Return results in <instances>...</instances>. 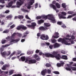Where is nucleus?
Masks as SVG:
<instances>
[{"label":"nucleus","instance_id":"obj_36","mask_svg":"<svg viewBox=\"0 0 76 76\" xmlns=\"http://www.w3.org/2000/svg\"><path fill=\"white\" fill-rule=\"evenodd\" d=\"M21 10L23 12H28V10L24 9H21Z\"/></svg>","mask_w":76,"mask_h":76},{"label":"nucleus","instance_id":"obj_48","mask_svg":"<svg viewBox=\"0 0 76 76\" xmlns=\"http://www.w3.org/2000/svg\"><path fill=\"white\" fill-rule=\"evenodd\" d=\"M23 36H22V38H24L25 37H27V35L24 33L23 34Z\"/></svg>","mask_w":76,"mask_h":76},{"label":"nucleus","instance_id":"obj_63","mask_svg":"<svg viewBox=\"0 0 76 76\" xmlns=\"http://www.w3.org/2000/svg\"><path fill=\"white\" fill-rule=\"evenodd\" d=\"M61 53H62V54H65V51H64L62 50H61Z\"/></svg>","mask_w":76,"mask_h":76},{"label":"nucleus","instance_id":"obj_39","mask_svg":"<svg viewBox=\"0 0 76 76\" xmlns=\"http://www.w3.org/2000/svg\"><path fill=\"white\" fill-rule=\"evenodd\" d=\"M19 19H23V16L22 15H19L18 17Z\"/></svg>","mask_w":76,"mask_h":76},{"label":"nucleus","instance_id":"obj_1","mask_svg":"<svg viewBox=\"0 0 76 76\" xmlns=\"http://www.w3.org/2000/svg\"><path fill=\"white\" fill-rule=\"evenodd\" d=\"M44 25L46 27L42 26L39 28V29L41 30V31H45L46 30H47V29H48L47 27H49V26H50V24L49 23H44Z\"/></svg>","mask_w":76,"mask_h":76},{"label":"nucleus","instance_id":"obj_34","mask_svg":"<svg viewBox=\"0 0 76 76\" xmlns=\"http://www.w3.org/2000/svg\"><path fill=\"white\" fill-rule=\"evenodd\" d=\"M34 1H32H32H30L29 2V4L30 5V6H31V5H32V4H33V3H34Z\"/></svg>","mask_w":76,"mask_h":76},{"label":"nucleus","instance_id":"obj_59","mask_svg":"<svg viewBox=\"0 0 76 76\" xmlns=\"http://www.w3.org/2000/svg\"><path fill=\"white\" fill-rule=\"evenodd\" d=\"M0 51H1V53H2L3 52V51H4V49L3 48H0Z\"/></svg>","mask_w":76,"mask_h":76},{"label":"nucleus","instance_id":"obj_40","mask_svg":"<svg viewBox=\"0 0 76 76\" xmlns=\"http://www.w3.org/2000/svg\"><path fill=\"white\" fill-rule=\"evenodd\" d=\"M53 73L55 74H56V75H59L60 74V73L58 71H54Z\"/></svg>","mask_w":76,"mask_h":76},{"label":"nucleus","instance_id":"obj_44","mask_svg":"<svg viewBox=\"0 0 76 76\" xmlns=\"http://www.w3.org/2000/svg\"><path fill=\"white\" fill-rule=\"evenodd\" d=\"M65 44H66V45H70V43H67V41L66 40V42H65L64 43Z\"/></svg>","mask_w":76,"mask_h":76},{"label":"nucleus","instance_id":"obj_11","mask_svg":"<svg viewBox=\"0 0 76 76\" xmlns=\"http://www.w3.org/2000/svg\"><path fill=\"white\" fill-rule=\"evenodd\" d=\"M58 42H62V43H64L66 42V40L64 39V38H59L58 40Z\"/></svg>","mask_w":76,"mask_h":76},{"label":"nucleus","instance_id":"obj_52","mask_svg":"<svg viewBox=\"0 0 76 76\" xmlns=\"http://www.w3.org/2000/svg\"><path fill=\"white\" fill-rule=\"evenodd\" d=\"M28 55H30V54H32L33 53V52L32 51H29L28 52Z\"/></svg>","mask_w":76,"mask_h":76},{"label":"nucleus","instance_id":"obj_57","mask_svg":"<svg viewBox=\"0 0 76 76\" xmlns=\"http://www.w3.org/2000/svg\"><path fill=\"white\" fill-rule=\"evenodd\" d=\"M71 39H75V36H74L73 35H72L71 36Z\"/></svg>","mask_w":76,"mask_h":76},{"label":"nucleus","instance_id":"obj_56","mask_svg":"<svg viewBox=\"0 0 76 76\" xmlns=\"http://www.w3.org/2000/svg\"><path fill=\"white\" fill-rule=\"evenodd\" d=\"M10 12V11L9 10H7L5 12V13H9Z\"/></svg>","mask_w":76,"mask_h":76},{"label":"nucleus","instance_id":"obj_47","mask_svg":"<svg viewBox=\"0 0 76 76\" xmlns=\"http://www.w3.org/2000/svg\"><path fill=\"white\" fill-rule=\"evenodd\" d=\"M65 69L67 71H70V70H71V69L70 68L66 67V68Z\"/></svg>","mask_w":76,"mask_h":76},{"label":"nucleus","instance_id":"obj_49","mask_svg":"<svg viewBox=\"0 0 76 76\" xmlns=\"http://www.w3.org/2000/svg\"><path fill=\"white\" fill-rule=\"evenodd\" d=\"M11 53L10 52V51H8L7 52V56H9V55H10V54Z\"/></svg>","mask_w":76,"mask_h":76},{"label":"nucleus","instance_id":"obj_30","mask_svg":"<svg viewBox=\"0 0 76 76\" xmlns=\"http://www.w3.org/2000/svg\"><path fill=\"white\" fill-rule=\"evenodd\" d=\"M6 40L5 39H2L1 41V43L2 44L6 43Z\"/></svg>","mask_w":76,"mask_h":76},{"label":"nucleus","instance_id":"obj_35","mask_svg":"<svg viewBox=\"0 0 76 76\" xmlns=\"http://www.w3.org/2000/svg\"><path fill=\"white\" fill-rule=\"evenodd\" d=\"M9 32V29H7L3 32V33H8Z\"/></svg>","mask_w":76,"mask_h":76},{"label":"nucleus","instance_id":"obj_46","mask_svg":"<svg viewBox=\"0 0 76 76\" xmlns=\"http://www.w3.org/2000/svg\"><path fill=\"white\" fill-rule=\"evenodd\" d=\"M2 69L3 70H5L6 69V68L4 65L3 66V67L2 68Z\"/></svg>","mask_w":76,"mask_h":76},{"label":"nucleus","instance_id":"obj_54","mask_svg":"<svg viewBox=\"0 0 76 76\" xmlns=\"http://www.w3.org/2000/svg\"><path fill=\"white\" fill-rule=\"evenodd\" d=\"M15 52H13V53H11V55L10 56V58H11V57H12L13 56L14 54H15Z\"/></svg>","mask_w":76,"mask_h":76},{"label":"nucleus","instance_id":"obj_41","mask_svg":"<svg viewBox=\"0 0 76 76\" xmlns=\"http://www.w3.org/2000/svg\"><path fill=\"white\" fill-rule=\"evenodd\" d=\"M49 39V37L48 35H46V37L45 38V40H48Z\"/></svg>","mask_w":76,"mask_h":76},{"label":"nucleus","instance_id":"obj_3","mask_svg":"<svg viewBox=\"0 0 76 76\" xmlns=\"http://www.w3.org/2000/svg\"><path fill=\"white\" fill-rule=\"evenodd\" d=\"M48 16L49 17V18H48V19L49 20H51L52 22V23H56V20L55 18H54V17H53L52 16L50 15H48Z\"/></svg>","mask_w":76,"mask_h":76},{"label":"nucleus","instance_id":"obj_8","mask_svg":"<svg viewBox=\"0 0 76 76\" xmlns=\"http://www.w3.org/2000/svg\"><path fill=\"white\" fill-rule=\"evenodd\" d=\"M22 0H20V2H19L18 1L17 4V7H20V6H21L22 4H23V2L21 1H22Z\"/></svg>","mask_w":76,"mask_h":76},{"label":"nucleus","instance_id":"obj_64","mask_svg":"<svg viewBox=\"0 0 76 76\" xmlns=\"http://www.w3.org/2000/svg\"><path fill=\"white\" fill-rule=\"evenodd\" d=\"M72 61H76V58H74L72 59Z\"/></svg>","mask_w":76,"mask_h":76},{"label":"nucleus","instance_id":"obj_14","mask_svg":"<svg viewBox=\"0 0 76 76\" xmlns=\"http://www.w3.org/2000/svg\"><path fill=\"white\" fill-rule=\"evenodd\" d=\"M53 45L54 48H56L60 47V44L57 43H56L55 44H54Z\"/></svg>","mask_w":76,"mask_h":76},{"label":"nucleus","instance_id":"obj_20","mask_svg":"<svg viewBox=\"0 0 76 76\" xmlns=\"http://www.w3.org/2000/svg\"><path fill=\"white\" fill-rule=\"evenodd\" d=\"M21 29H22L23 30H26V29H27V27L24 25H21Z\"/></svg>","mask_w":76,"mask_h":76},{"label":"nucleus","instance_id":"obj_9","mask_svg":"<svg viewBox=\"0 0 76 76\" xmlns=\"http://www.w3.org/2000/svg\"><path fill=\"white\" fill-rule=\"evenodd\" d=\"M47 73V69H45L43 70L41 72V74L43 76H45V74Z\"/></svg>","mask_w":76,"mask_h":76},{"label":"nucleus","instance_id":"obj_15","mask_svg":"<svg viewBox=\"0 0 76 76\" xmlns=\"http://www.w3.org/2000/svg\"><path fill=\"white\" fill-rule=\"evenodd\" d=\"M55 36H53L54 38H58L59 37V36H58V35H59V34H58V32H55Z\"/></svg>","mask_w":76,"mask_h":76},{"label":"nucleus","instance_id":"obj_32","mask_svg":"<svg viewBox=\"0 0 76 76\" xmlns=\"http://www.w3.org/2000/svg\"><path fill=\"white\" fill-rule=\"evenodd\" d=\"M45 66L47 67H51V64H49L47 63L45 65Z\"/></svg>","mask_w":76,"mask_h":76},{"label":"nucleus","instance_id":"obj_62","mask_svg":"<svg viewBox=\"0 0 76 76\" xmlns=\"http://www.w3.org/2000/svg\"><path fill=\"white\" fill-rule=\"evenodd\" d=\"M60 64H61V66H63V64H64V62L61 61Z\"/></svg>","mask_w":76,"mask_h":76},{"label":"nucleus","instance_id":"obj_6","mask_svg":"<svg viewBox=\"0 0 76 76\" xmlns=\"http://www.w3.org/2000/svg\"><path fill=\"white\" fill-rule=\"evenodd\" d=\"M50 7H51V8H52V7L53 9L55 10L56 12H59V11L58 10H57V9H56V6H55L54 5L51 4L50 5Z\"/></svg>","mask_w":76,"mask_h":76},{"label":"nucleus","instance_id":"obj_53","mask_svg":"<svg viewBox=\"0 0 76 76\" xmlns=\"http://www.w3.org/2000/svg\"><path fill=\"white\" fill-rule=\"evenodd\" d=\"M4 66H5L6 68H7V67H10V65H9V64H6L4 65Z\"/></svg>","mask_w":76,"mask_h":76},{"label":"nucleus","instance_id":"obj_58","mask_svg":"<svg viewBox=\"0 0 76 76\" xmlns=\"http://www.w3.org/2000/svg\"><path fill=\"white\" fill-rule=\"evenodd\" d=\"M17 35V34L16 33H14L12 35V37H15V36H16Z\"/></svg>","mask_w":76,"mask_h":76},{"label":"nucleus","instance_id":"obj_17","mask_svg":"<svg viewBox=\"0 0 76 76\" xmlns=\"http://www.w3.org/2000/svg\"><path fill=\"white\" fill-rule=\"evenodd\" d=\"M54 57H55L57 60H60V58H61V56H60V54H58L56 55Z\"/></svg>","mask_w":76,"mask_h":76},{"label":"nucleus","instance_id":"obj_37","mask_svg":"<svg viewBox=\"0 0 76 76\" xmlns=\"http://www.w3.org/2000/svg\"><path fill=\"white\" fill-rule=\"evenodd\" d=\"M4 1H7V0H0V3L3 4L5 3V2Z\"/></svg>","mask_w":76,"mask_h":76},{"label":"nucleus","instance_id":"obj_19","mask_svg":"<svg viewBox=\"0 0 76 76\" xmlns=\"http://www.w3.org/2000/svg\"><path fill=\"white\" fill-rule=\"evenodd\" d=\"M40 38L42 39H43V40H45V35L44 34H41L40 36Z\"/></svg>","mask_w":76,"mask_h":76},{"label":"nucleus","instance_id":"obj_42","mask_svg":"<svg viewBox=\"0 0 76 76\" xmlns=\"http://www.w3.org/2000/svg\"><path fill=\"white\" fill-rule=\"evenodd\" d=\"M52 43H55L57 42V40L55 39H53L51 40Z\"/></svg>","mask_w":76,"mask_h":76},{"label":"nucleus","instance_id":"obj_38","mask_svg":"<svg viewBox=\"0 0 76 76\" xmlns=\"http://www.w3.org/2000/svg\"><path fill=\"white\" fill-rule=\"evenodd\" d=\"M12 18V15H10L7 17V19H11Z\"/></svg>","mask_w":76,"mask_h":76},{"label":"nucleus","instance_id":"obj_2","mask_svg":"<svg viewBox=\"0 0 76 76\" xmlns=\"http://www.w3.org/2000/svg\"><path fill=\"white\" fill-rule=\"evenodd\" d=\"M66 15V13L64 12H62L61 14H59L58 15L59 19H66V17L64 16Z\"/></svg>","mask_w":76,"mask_h":76},{"label":"nucleus","instance_id":"obj_7","mask_svg":"<svg viewBox=\"0 0 76 76\" xmlns=\"http://www.w3.org/2000/svg\"><path fill=\"white\" fill-rule=\"evenodd\" d=\"M19 40H20V39L19 38H18L17 39H11L10 41V43H12V42H18Z\"/></svg>","mask_w":76,"mask_h":76},{"label":"nucleus","instance_id":"obj_29","mask_svg":"<svg viewBox=\"0 0 76 76\" xmlns=\"http://www.w3.org/2000/svg\"><path fill=\"white\" fill-rule=\"evenodd\" d=\"M20 59L22 61H24L25 60V57H22L20 58Z\"/></svg>","mask_w":76,"mask_h":76},{"label":"nucleus","instance_id":"obj_21","mask_svg":"<svg viewBox=\"0 0 76 76\" xmlns=\"http://www.w3.org/2000/svg\"><path fill=\"white\" fill-rule=\"evenodd\" d=\"M15 72V70H12L10 71L9 72V75H12L13 73V72Z\"/></svg>","mask_w":76,"mask_h":76},{"label":"nucleus","instance_id":"obj_31","mask_svg":"<svg viewBox=\"0 0 76 76\" xmlns=\"http://www.w3.org/2000/svg\"><path fill=\"white\" fill-rule=\"evenodd\" d=\"M51 70L49 69H48L47 70V73L48 74H50V73H51Z\"/></svg>","mask_w":76,"mask_h":76},{"label":"nucleus","instance_id":"obj_50","mask_svg":"<svg viewBox=\"0 0 76 76\" xmlns=\"http://www.w3.org/2000/svg\"><path fill=\"white\" fill-rule=\"evenodd\" d=\"M31 5H30V4H28V6L27 7V9H31Z\"/></svg>","mask_w":76,"mask_h":76},{"label":"nucleus","instance_id":"obj_43","mask_svg":"<svg viewBox=\"0 0 76 76\" xmlns=\"http://www.w3.org/2000/svg\"><path fill=\"white\" fill-rule=\"evenodd\" d=\"M15 25L13 24L10 26V28L11 29H13L15 28Z\"/></svg>","mask_w":76,"mask_h":76},{"label":"nucleus","instance_id":"obj_51","mask_svg":"<svg viewBox=\"0 0 76 76\" xmlns=\"http://www.w3.org/2000/svg\"><path fill=\"white\" fill-rule=\"evenodd\" d=\"M73 17V15H69L68 17L67 18V19H70V18H72Z\"/></svg>","mask_w":76,"mask_h":76},{"label":"nucleus","instance_id":"obj_26","mask_svg":"<svg viewBox=\"0 0 76 76\" xmlns=\"http://www.w3.org/2000/svg\"><path fill=\"white\" fill-rule=\"evenodd\" d=\"M21 29H22L21 26H18L16 27V29L17 30H20Z\"/></svg>","mask_w":76,"mask_h":76},{"label":"nucleus","instance_id":"obj_60","mask_svg":"<svg viewBox=\"0 0 76 76\" xmlns=\"http://www.w3.org/2000/svg\"><path fill=\"white\" fill-rule=\"evenodd\" d=\"M71 69H72V70H74L75 71H76V67H71Z\"/></svg>","mask_w":76,"mask_h":76},{"label":"nucleus","instance_id":"obj_55","mask_svg":"<svg viewBox=\"0 0 76 76\" xmlns=\"http://www.w3.org/2000/svg\"><path fill=\"white\" fill-rule=\"evenodd\" d=\"M57 23L58 25H61V24H62V22H57Z\"/></svg>","mask_w":76,"mask_h":76},{"label":"nucleus","instance_id":"obj_18","mask_svg":"<svg viewBox=\"0 0 76 76\" xmlns=\"http://www.w3.org/2000/svg\"><path fill=\"white\" fill-rule=\"evenodd\" d=\"M1 54L3 57H5L6 55H7V53H6V51H4L3 52H1Z\"/></svg>","mask_w":76,"mask_h":76},{"label":"nucleus","instance_id":"obj_61","mask_svg":"<svg viewBox=\"0 0 76 76\" xmlns=\"http://www.w3.org/2000/svg\"><path fill=\"white\" fill-rule=\"evenodd\" d=\"M6 39H7L8 41H9V39H10V37H9V36H8L7 37H6Z\"/></svg>","mask_w":76,"mask_h":76},{"label":"nucleus","instance_id":"obj_10","mask_svg":"<svg viewBox=\"0 0 76 76\" xmlns=\"http://www.w3.org/2000/svg\"><path fill=\"white\" fill-rule=\"evenodd\" d=\"M25 62L28 63V64H32V59L28 60V59L26 58Z\"/></svg>","mask_w":76,"mask_h":76},{"label":"nucleus","instance_id":"obj_16","mask_svg":"<svg viewBox=\"0 0 76 76\" xmlns=\"http://www.w3.org/2000/svg\"><path fill=\"white\" fill-rule=\"evenodd\" d=\"M61 58L64 59V60H67V57L66 56L62 55L61 57Z\"/></svg>","mask_w":76,"mask_h":76},{"label":"nucleus","instance_id":"obj_4","mask_svg":"<svg viewBox=\"0 0 76 76\" xmlns=\"http://www.w3.org/2000/svg\"><path fill=\"white\" fill-rule=\"evenodd\" d=\"M31 25H27V26L29 28H31V29L35 28V26L37 25V24L35 22L32 23L31 24Z\"/></svg>","mask_w":76,"mask_h":76},{"label":"nucleus","instance_id":"obj_5","mask_svg":"<svg viewBox=\"0 0 76 76\" xmlns=\"http://www.w3.org/2000/svg\"><path fill=\"white\" fill-rule=\"evenodd\" d=\"M41 18H42L43 19H45V20H46L47 19H48V16L47 15H43L42 16V17L40 16H37L36 17V18L37 19H41Z\"/></svg>","mask_w":76,"mask_h":76},{"label":"nucleus","instance_id":"obj_45","mask_svg":"<svg viewBox=\"0 0 76 76\" xmlns=\"http://www.w3.org/2000/svg\"><path fill=\"white\" fill-rule=\"evenodd\" d=\"M57 67H61V64L59 63H58L57 64Z\"/></svg>","mask_w":76,"mask_h":76},{"label":"nucleus","instance_id":"obj_23","mask_svg":"<svg viewBox=\"0 0 76 76\" xmlns=\"http://www.w3.org/2000/svg\"><path fill=\"white\" fill-rule=\"evenodd\" d=\"M44 20H41L38 21V24H41L42 23H44Z\"/></svg>","mask_w":76,"mask_h":76},{"label":"nucleus","instance_id":"obj_25","mask_svg":"<svg viewBox=\"0 0 76 76\" xmlns=\"http://www.w3.org/2000/svg\"><path fill=\"white\" fill-rule=\"evenodd\" d=\"M13 3V1H11L10 2L8 3V5L9 6V7H11L12 6V4Z\"/></svg>","mask_w":76,"mask_h":76},{"label":"nucleus","instance_id":"obj_12","mask_svg":"<svg viewBox=\"0 0 76 76\" xmlns=\"http://www.w3.org/2000/svg\"><path fill=\"white\" fill-rule=\"evenodd\" d=\"M58 54V52L57 51H53L52 53V56H52V58H54V57H55L57 55V54Z\"/></svg>","mask_w":76,"mask_h":76},{"label":"nucleus","instance_id":"obj_27","mask_svg":"<svg viewBox=\"0 0 76 76\" xmlns=\"http://www.w3.org/2000/svg\"><path fill=\"white\" fill-rule=\"evenodd\" d=\"M49 47L50 49L51 50L53 49V47H54V45H50L49 46Z\"/></svg>","mask_w":76,"mask_h":76},{"label":"nucleus","instance_id":"obj_24","mask_svg":"<svg viewBox=\"0 0 76 76\" xmlns=\"http://www.w3.org/2000/svg\"><path fill=\"white\" fill-rule=\"evenodd\" d=\"M56 5L58 9H60V5L58 4V3H57L56 4Z\"/></svg>","mask_w":76,"mask_h":76},{"label":"nucleus","instance_id":"obj_22","mask_svg":"<svg viewBox=\"0 0 76 76\" xmlns=\"http://www.w3.org/2000/svg\"><path fill=\"white\" fill-rule=\"evenodd\" d=\"M72 16H75V17H74V18H72V20H73L74 21H76V13H75L74 14H73Z\"/></svg>","mask_w":76,"mask_h":76},{"label":"nucleus","instance_id":"obj_28","mask_svg":"<svg viewBox=\"0 0 76 76\" xmlns=\"http://www.w3.org/2000/svg\"><path fill=\"white\" fill-rule=\"evenodd\" d=\"M32 61V64H34L35 63H37V61L35 59H31Z\"/></svg>","mask_w":76,"mask_h":76},{"label":"nucleus","instance_id":"obj_13","mask_svg":"<svg viewBox=\"0 0 76 76\" xmlns=\"http://www.w3.org/2000/svg\"><path fill=\"white\" fill-rule=\"evenodd\" d=\"M45 56L46 57H52V56H53V54L48 53H45Z\"/></svg>","mask_w":76,"mask_h":76},{"label":"nucleus","instance_id":"obj_33","mask_svg":"<svg viewBox=\"0 0 76 76\" xmlns=\"http://www.w3.org/2000/svg\"><path fill=\"white\" fill-rule=\"evenodd\" d=\"M62 6L64 9H66V4H65V3L62 4Z\"/></svg>","mask_w":76,"mask_h":76}]
</instances>
